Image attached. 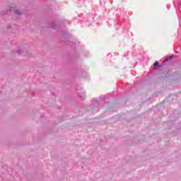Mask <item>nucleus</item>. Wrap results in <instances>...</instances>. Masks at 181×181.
<instances>
[{
    "instance_id": "obj_1",
    "label": "nucleus",
    "mask_w": 181,
    "mask_h": 181,
    "mask_svg": "<svg viewBox=\"0 0 181 181\" xmlns=\"http://www.w3.org/2000/svg\"><path fill=\"white\" fill-rule=\"evenodd\" d=\"M15 13L17 15H21V11L19 10H14Z\"/></svg>"
},
{
    "instance_id": "obj_2",
    "label": "nucleus",
    "mask_w": 181,
    "mask_h": 181,
    "mask_svg": "<svg viewBox=\"0 0 181 181\" xmlns=\"http://www.w3.org/2000/svg\"><path fill=\"white\" fill-rule=\"evenodd\" d=\"M158 64H159V62L158 61H156L154 62V67H156V66H158Z\"/></svg>"
}]
</instances>
